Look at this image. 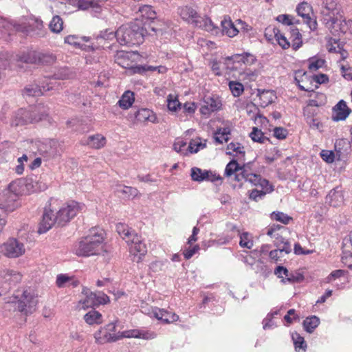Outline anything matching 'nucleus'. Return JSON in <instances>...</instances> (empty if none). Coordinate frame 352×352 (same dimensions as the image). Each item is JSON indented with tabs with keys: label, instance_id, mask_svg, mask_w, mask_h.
<instances>
[{
	"label": "nucleus",
	"instance_id": "nucleus-17",
	"mask_svg": "<svg viewBox=\"0 0 352 352\" xmlns=\"http://www.w3.org/2000/svg\"><path fill=\"white\" fill-rule=\"evenodd\" d=\"M351 151V144L347 139L341 138L335 142V152L338 160H343Z\"/></svg>",
	"mask_w": 352,
	"mask_h": 352
},
{
	"label": "nucleus",
	"instance_id": "nucleus-34",
	"mask_svg": "<svg viewBox=\"0 0 352 352\" xmlns=\"http://www.w3.org/2000/svg\"><path fill=\"white\" fill-rule=\"evenodd\" d=\"M84 320L89 325L99 324L102 322V316L100 312L92 309L84 316Z\"/></svg>",
	"mask_w": 352,
	"mask_h": 352
},
{
	"label": "nucleus",
	"instance_id": "nucleus-25",
	"mask_svg": "<svg viewBox=\"0 0 352 352\" xmlns=\"http://www.w3.org/2000/svg\"><path fill=\"white\" fill-rule=\"evenodd\" d=\"M326 203L333 207H338L344 202V196L341 190H331L326 196Z\"/></svg>",
	"mask_w": 352,
	"mask_h": 352
},
{
	"label": "nucleus",
	"instance_id": "nucleus-59",
	"mask_svg": "<svg viewBox=\"0 0 352 352\" xmlns=\"http://www.w3.org/2000/svg\"><path fill=\"white\" fill-rule=\"evenodd\" d=\"M288 131L286 129L283 127H275L274 129V135L277 139L284 140L286 138Z\"/></svg>",
	"mask_w": 352,
	"mask_h": 352
},
{
	"label": "nucleus",
	"instance_id": "nucleus-35",
	"mask_svg": "<svg viewBox=\"0 0 352 352\" xmlns=\"http://www.w3.org/2000/svg\"><path fill=\"white\" fill-rule=\"evenodd\" d=\"M221 23L223 33L226 34L229 37H234L238 34L239 30L236 29L230 18L228 19L225 18L221 21Z\"/></svg>",
	"mask_w": 352,
	"mask_h": 352
},
{
	"label": "nucleus",
	"instance_id": "nucleus-12",
	"mask_svg": "<svg viewBox=\"0 0 352 352\" xmlns=\"http://www.w3.org/2000/svg\"><path fill=\"white\" fill-rule=\"evenodd\" d=\"M1 248L6 256L11 258L19 257L25 252L23 244L16 239H10Z\"/></svg>",
	"mask_w": 352,
	"mask_h": 352
},
{
	"label": "nucleus",
	"instance_id": "nucleus-7",
	"mask_svg": "<svg viewBox=\"0 0 352 352\" xmlns=\"http://www.w3.org/2000/svg\"><path fill=\"white\" fill-rule=\"evenodd\" d=\"M82 294L86 296L83 300L78 302L77 308L80 309H87L89 307L98 306L100 305H104L109 302V296L102 293L98 292V294L89 292L88 289H83Z\"/></svg>",
	"mask_w": 352,
	"mask_h": 352
},
{
	"label": "nucleus",
	"instance_id": "nucleus-27",
	"mask_svg": "<svg viewBox=\"0 0 352 352\" xmlns=\"http://www.w3.org/2000/svg\"><path fill=\"white\" fill-rule=\"evenodd\" d=\"M225 60H232L234 63H243L245 65H251L256 61V58L254 55L245 52L242 54H235L232 56H227L225 58Z\"/></svg>",
	"mask_w": 352,
	"mask_h": 352
},
{
	"label": "nucleus",
	"instance_id": "nucleus-4",
	"mask_svg": "<svg viewBox=\"0 0 352 352\" xmlns=\"http://www.w3.org/2000/svg\"><path fill=\"white\" fill-rule=\"evenodd\" d=\"M177 13L182 19L208 32H212L216 29L214 24L210 18L198 15L197 11L191 7L187 6L180 7L178 8Z\"/></svg>",
	"mask_w": 352,
	"mask_h": 352
},
{
	"label": "nucleus",
	"instance_id": "nucleus-23",
	"mask_svg": "<svg viewBox=\"0 0 352 352\" xmlns=\"http://www.w3.org/2000/svg\"><path fill=\"white\" fill-rule=\"evenodd\" d=\"M1 277L5 283H8L10 286H14L21 280L22 276L16 271L6 269L1 272Z\"/></svg>",
	"mask_w": 352,
	"mask_h": 352
},
{
	"label": "nucleus",
	"instance_id": "nucleus-45",
	"mask_svg": "<svg viewBox=\"0 0 352 352\" xmlns=\"http://www.w3.org/2000/svg\"><path fill=\"white\" fill-rule=\"evenodd\" d=\"M250 136L254 142L259 143H265L266 141L269 140V139L264 135L261 130L256 127L253 128Z\"/></svg>",
	"mask_w": 352,
	"mask_h": 352
},
{
	"label": "nucleus",
	"instance_id": "nucleus-41",
	"mask_svg": "<svg viewBox=\"0 0 352 352\" xmlns=\"http://www.w3.org/2000/svg\"><path fill=\"white\" fill-rule=\"evenodd\" d=\"M49 28L52 32H60L63 28V19L58 15L54 16L49 24Z\"/></svg>",
	"mask_w": 352,
	"mask_h": 352
},
{
	"label": "nucleus",
	"instance_id": "nucleus-36",
	"mask_svg": "<svg viewBox=\"0 0 352 352\" xmlns=\"http://www.w3.org/2000/svg\"><path fill=\"white\" fill-rule=\"evenodd\" d=\"M320 320L316 316L307 317L303 321V327L308 333H312L314 330L319 325Z\"/></svg>",
	"mask_w": 352,
	"mask_h": 352
},
{
	"label": "nucleus",
	"instance_id": "nucleus-33",
	"mask_svg": "<svg viewBox=\"0 0 352 352\" xmlns=\"http://www.w3.org/2000/svg\"><path fill=\"white\" fill-rule=\"evenodd\" d=\"M134 93L131 91H125L118 100V105L123 109H128L134 102Z\"/></svg>",
	"mask_w": 352,
	"mask_h": 352
},
{
	"label": "nucleus",
	"instance_id": "nucleus-29",
	"mask_svg": "<svg viewBox=\"0 0 352 352\" xmlns=\"http://www.w3.org/2000/svg\"><path fill=\"white\" fill-rule=\"evenodd\" d=\"M30 112L32 113V117L38 118V120H35V122L45 120L48 116V108L41 103L30 107Z\"/></svg>",
	"mask_w": 352,
	"mask_h": 352
},
{
	"label": "nucleus",
	"instance_id": "nucleus-15",
	"mask_svg": "<svg viewBox=\"0 0 352 352\" xmlns=\"http://www.w3.org/2000/svg\"><path fill=\"white\" fill-rule=\"evenodd\" d=\"M296 12L303 19L304 22L311 30H315L317 28L316 20L311 17L312 8L310 4L307 2L299 3L296 8Z\"/></svg>",
	"mask_w": 352,
	"mask_h": 352
},
{
	"label": "nucleus",
	"instance_id": "nucleus-47",
	"mask_svg": "<svg viewBox=\"0 0 352 352\" xmlns=\"http://www.w3.org/2000/svg\"><path fill=\"white\" fill-rule=\"evenodd\" d=\"M292 340L294 341L296 351H298L300 349H302L303 351H305V349L307 347V344H306L303 337H302L298 333H294L292 334Z\"/></svg>",
	"mask_w": 352,
	"mask_h": 352
},
{
	"label": "nucleus",
	"instance_id": "nucleus-9",
	"mask_svg": "<svg viewBox=\"0 0 352 352\" xmlns=\"http://www.w3.org/2000/svg\"><path fill=\"white\" fill-rule=\"evenodd\" d=\"M131 52L120 51L118 52L116 55V63L124 68H129L134 74H143L146 72H154L157 69V67L154 66L144 65H135L131 66L129 63V58L132 56Z\"/></svg>",
	"mask_w": 352,
	"mask_h": 352
},
{
	"label": "nucleus",
	"instance_id": "nucleus-21",
	"mask_svg": "<svg viewBox=\"0 0 352 352\" xmlns=\"http://www.w3.org/2000/svg\"><path fill=\"white\" fill-rule=\"evenodd\" d=\"M106 138L101 134H95L82 140V144L95 149H100L106 144Z\"/></svg>",
	"mask_w": 352,
	"mask_h": 352
},
{
	"label": "nucleus",
	"instance_id": "nucleus-52",
	"mask_svg": "<svg viewBox=\"0 0 352 352\" xmlns=\"http://www.w3.org/2000/svg\"><path fill=\"white\" fill-rule=\"evenodd\" d=\"M239 245L242 248L251 249L253 246V241L250 239L248 232H243L240 234Z\"/></svg>",
	"mask_w": 352,
	"mask_h": 352
},
{
	"label": "nucleus",
	"instance_id": "nucleus-6",
	"mask_svg": "<svg viewBox=\"0 0 352 352\" xmlns=\"http://www.w3.org/2000/svg\"><path fill=\"white\" fill-rule=\"evenodd\" d=\"M84 205L71 201L64 204L56 212L58 226H63L73 219L83 208Z\"/></svg>",
	"mask_w": 352,
	"mask_h": 352
},
{
	"label": "nucleus",
	"instance_id": "nucleus-20",
	"mask_svg": "<svg viewBox=\"0 0 352 352\" xmlns=\"http://www.w3.org/2000/svg\"><path fill=\"white\" fill-rule=\"evenodd\" d=\"M274 94L270 90L257 89V94L254 99V101L261 107H266L274 101Z\"/></svg>",
	"mask_w": 352,
	"mask_h": 352
},
{
	"label": "nucleus",
	"instance_id": "nucleus-37",
	"mask_svg": "<svg viewBox=\"0 0 352 352\" xmlns=\"http://www.w3.org/2000/svg\"><path fill=\"white\" fill-rule=\"evenodd\" d=\"M273 32L276 40L283 49H288L292 46V43L287 40L285 34L282 33L278 28H274Z\"/></svg>",
	"mask_w": 352,
	"mask_h": 352
},
{
	"label": "nucleus",
	"instance_id": "nucleus-50",
	"mask_svg": "<svg viewBox=\"0 0 352 352\" xmlns=\"http://www.w3.org/2000/svg\"><path fill=\"white\" fill-rule=\"evenodd\" d=\"M18 115L19 116H23V121L22 123H24L25 124H30V123H34L35 120H38V118H35L34 117H32L31 112H30V109H20L18 110Z\"/></svg>",
	"mask_w": 352,
	"mask_h": 352
},
{
	"label": "nucleus",
	"instance_id": "nucleus-5",
	"mask_svg": "<svg viewBox=\"0 0 352 352\" xmlns=\"http://www.w3.org/2000/svg\"><path fill=\"white\" fill-rule=\"evenodd\" d=\"M55 79L47 78L43 82L41 86L37 85H29L26 86L23 90V94L27 96H39L44 94L45 92L54 89L57 82L56 79H65L69 77L68 74H55Z\"/></svg>",
	"mask_w": 352,
	"mask_h": 352
},
{
	"label": "nucleus",
	"instance_id": "nucleus-24",
	"mask_svg": "<svg viewBox=\"0 0 352 352\" xmlns=\"http://www.w3.org/2000/svg\"><path fill=\"white\" fill-rule=\"evenodd\" d=\"M333 111L336 112V115L333 116V120L336 121L344 120L351 111L343 100L338 102L333 107Z\"/></svg>",
	"mask_w": 352,
	"mask_h": 352
},
{
	"label": "nucleus",
	"instance_id": "nucleus-26",
	"mask_svg": "<svg viewBox=\"0 0 352 352\" xmlns=\"http://www.w3.org/2000/svg\"><path fill=\"white\" fill-rule=\"evenodd\" d=\"M138 12L140 14V16H142L141 21H143V23H146V27L150 28V26L147 24L148 21L153 20L156 18V13L153 10L152 7L151 6L148 5H144L142 6H140ZM151 30L155 31V29L153 28H151Z\"/></svg>",
	"mask_w": 352,
	"mask_h": 352
},
{
	"label": "nucleus",
	"instance_id": "nucleus-48",
	"mask_svg": "<svg viewBox=\"0 0 352 352\" xmlns=\"http://www.w3.org/2000/svg\"><path fill=\"white\" fill-rule=\"evenodd\" d=\"M271 218L285 225H287L292 220L291 217L282 212H273L271 214Z\"/></svg>",
	"mask_w": 352,
	"mask_h": 352
},
{
	"label": "nucleus",
	"instance_id": "nucleus-64",
	"mask_svg": "<svg viewBox=\"0 0 352 352\" xmlns=\"http://www.w3.org/2000/svg\"><path fill=\"white\" fill-rule=\"evenodd\" d=\"M258 186H260L263 190H265V192H266L273 190L272 186L270 184L269 181L262 177Z\"/></svg>",
	"mask_w": 352,
	"mask_h": 352
},
{
	"label": "nucleus",
	"instance_id": "nucleus-44",
	"mask_svg": "<svg viewBox=\"0 0 352 352\" xmlns=\"http://www.w3.org/2000/svg\"><path fill=\"white\" fill-rule=\"evenodd\" d=\"M204 103L206 104L210 111H217L221 108V102L218 98L208 97L204 100Z\"/></svg>",
	"mask_w": 352,
	"mask_h": 352
},
{
	"label": "nucleus",
	"instance_id": "nucleus-53",
	"mask_svg": "<svg viewBox=\"0 0 352 352\" xmlns=\"http://www.w3.org/2000/svg\"><path fill=\"white\" fill-rule=\"evenodd\" d=\"M276 21L286 25H292L298 22L294 16L289 14H280L276 17Z\"/></svg>",
	"mask_w": 352,
	"mask_h": 352
},
{
	"label": "nucleus",
	"instance_id": "nucleus-14",
	"mask_svg": "<svg viewBox=\"0 0 352 352\" xmlns=\"http://www.w3.org/2000/svg\"><path fill=\"white\" fill-rule=\"evenodd\" d=\"M126 243L130 245V252L133 255L139 254L138 262H140L141 257L147 253V247L142 237L136 233L133 234L131 239L126 240Z\"/></svg>",
	"mask_w": 352,
	"mask_h": 352
},
{
	"label": "nucleus",
	"instance_id": "nucleus-8",
	"mask_svg": "<svg viewBox=\"0 0 352 352\" xmlns=\"http://www.w3.org/2000/svg\"><path fill=\"white\" fill-rule=\"evenodd\" d=\"M324 26L334 36H340L346 33L352 34V20L346 19L342 13L335 17Z\"/></svg>",
	"mask_w": 352,
	"mask_h": 352
},
{
	"label": "nucleus",
	"instance_id": "nucleus-18",
	"mask_svg": "<svg viewBox=\"0 0 352 352\" xmlns=\"http://www.w3.org/2000/svg\"><path fill=\"white\" fill-rule=\"evenodd\" d=\"M44 58L49 59V60H46V62L51 63L54 61V57L53 56H43V58H41L40 56H38L34 52H24L16 56V60L18 62L31 64L36 63L37 62H43L44 61Z\"/></svg>",
	"mask_w": 352,
	"mask_h": 352
},
{
	"label": "nucleus",
	"instance_id": "nucleus-11",
	"mask_svg": "<svg viewBox=\"0 0 352 352\" xmlns=\"http://www.w3.org/2000/svg\"><path fill=\"white\" fill-rule=\"evenodd\" d=\"M56 223L58 225L56 212H54L52 204H50L49 206H46L44 208L38 232L39 234L45 233Z\"/></svg>",
	"mask_w": 352,
	"mask_h": 352
},
{
	"label": "nucleus",
	"instance_id": "nucleus-16",
	"mask_svg": "<svg viewBox=\"0 0 352 352\" xmlns=\"http://www.w3.org/2000/svg\"><path fill=\"white\" fill-rule=\"evenodd\" d=\"M190 176L192 180L201 182L203 181H210L214 182L217 180H221V177L216 174L213 173L211 170H202L197 167H193L191 168Z\"/></svg>",
	"mask_w": 352,
	"mask_h": 352
},
{
	"label": "nucleus",
	"instance_id": "nucleus-42",
	"mask_svg": "<svg viewBox=\"0 0 352 352\" xmlns=\"http://www.w3.org/2000/svg\"><path fill=\"white\" fill-rule=\"evenodd\" d=\"M230 134V129L228 127L219 128L214 133V140L218 144H223V140H220L219 135H221L223 137V140L225 142H228L229 140L228 135Z\"/></svg>",
	"mask_w": 352,
	"mask_h": 352
},
{
	"label": "nucleus",
	"instance_id": "nucleus-51",
	"mask_svg": "<svg viewBox=\"0 0 352 352\" xmlns=\"http://www.w3.org/2000/svg\"><path fill=\"white\" fill-rule=\"evenodd\" d=\"M206 146V143H202L197 140H192L188 145V150L190 153H196L200 149H203Z\"/></svg>",
	"mask_w": 352,
	"mask_h": 352
},
{
	"label": "nucleus",
	"instance_id": "nucleus-49",
	"mask_svg": "<svg viewBox=\"0 0 352 352\" xmlns=\"http://www.w3.org/2000/svg\"><path fill=\"white\" fill-rule=\"evenodd\" d=\"M229 88L234 97L240 96L244 90L243 84L236 81H230Z\"/></svg>",
	"mask_w": 352,
	"mask_h": 352
},
{
	"label": "nucleus",
	"instance_id": "nucleus-39",
	"mask_svg": "<svg viewBox=\"0 0 352 352\" xmlns=\"http://www.w3.org/2000/svg\"><path fill=\"white\" fill-rule=\"evenodd\" d=\"M104 328L107 331L108 335L111 337H118V340L124 337H131L128 332H118L116 333V325L114 322H111L107 324Z\"/></svg>",
	"mask_w": 352,
	"mask_h": 352
},
{
	"label": "nucleus",
	"instance_id": "nucleus-38",
	"mask_svg": "<svg viewBox=\"0 0 352 352\" xmlns=\"http://www.w3.org/2000/svg\"><path fill=\"white\" fill-rule=\"evenodd\" d=\"M117 192H121L125 195L126 197L129 199H133L135 197L139 191L136 188L126 186L118 185L116 188Z\"/></svg>",
	"mask_w": 352,
	"mask_h": 352
},
{
	"label": "nucleus",
	"instance_id": "nucleus-30",
	"mask_svg": "<svg viewBox=\"0 0 352 352\" xmlns=\"http://www.w3.org/2000/svg\"><path fill=\"white\" fill-rule=\"evenodd\" d=\"M96 343L103 344L107 342H113L118 340V337H111L108 335L106 329L102 327L94 334Z\"/></svg>",
	"mask_w": 352,
	"mask_h": 352
},
{
	"label": "nucleus",
	"instance_id": "nucleus-54",
	"mask_svg": "<svg viewBox=\"0 0 352 352\" xmlns=\"http://www.w3.org/2000/svg\"><path fill=\"white\" fill-rule=\"evenodd\" d=\"M38 151L43 155H50L54 153L51 142L40 143L38 145Z\"/></svg>",
	"mask_w": 352,
	"mask_h": 352
},
{
	"label": "nucleus",
	"instance_id": "nucleus-10",
	"mask_svg": "<svg viewBox=\"0 0 352 352\" xmlns=\"http://www.w3.org/2000/svg\"><path fill=\"white\" fill-rule=\"evenodd\" d=\"M343 13L342 7L336 0H323L321 4V21L325 25L340 14Z\"/></svg>",
	"mask_w": 352,
	"mask_h": 352
},
{
	"label": "nucleus",
	"instance_id": "nucleus-40",
	"mask_svg": "<svg viewBox=\"0 0 352 352\" xmlns=\"http://www.w3.org/2000/svg\"><path fill=\"white\" fill-rule=\"evenodd\" d=\"M116 231L119 235L126 241L131 239L133 237V234H135V232L131 230L127 226L122 223H118L116 226Z\"/></svg>",
	"mask_w": 352,
	"mask_h": 352
},
{
	"label": "nucleus",
	"instance_id": "nucleus-55",
	"mask_svg": "<svg viewBox=\"0 0 352 352\" xmlns=\"http://www.w3.org/2000/svg\"><path fill=\"white\" fill-rule=\"evenodd\" d=\"M320 157L322 159L327 162L332 163L335 159H337L336 154L332 151L322 150L320 153Z\"/></svg>",
	"mask_w": 352,
	"mask_h": 352
},
{
	"label": "nucleus",
	"instance_id": "nucleus-61",
	"mask_svg": "<svg viewBox=\"0 0 352 352\" xmlns=\"http://www.w3.org/2000/svg\"><path fill=\"white\" fill-rule=\"evenodd\" d=\"M24 185L26 190L30 192H35L37 190L35 185V181L32 177L27 178L24 182Z\"/></svg>",
	"mask_w": 352,
	"mask_h": 352
},
{
	"label": "nucleus",
	"instance_id": "nucleus-60",
	"mask_svg": "<svg viewBox=\"0 0 352 352\" xmlns=\"http://www.w3.org/2000/svg\"><path fill=\"white\" fill-rule=\"evenodd\" d=\"M324 64V60L322 59L312 60L309 64V69L311 71H316L321 68Z\"/></svg>",
	"mask_w": 352,
	"mask_h": 352
},
{
	"label": "nucleus",
	"instance_id": "nucleus-31",
	"mask_svg": "<svg viewBox=\"0 0 352 352\" xmlns=\"http://www.w3.org/2000/svg\"><path fill=\"white\" fill-rule=\"evenodd\" d=\"M243 179L254 186H258L261 181V176L258 174L248 173L246 170H243L240 173L235 175L236 181L241 182Z\"/></svg>",
	"mask_w": 352,
	"mask_h": 352
},
{
	"label": "nucleus",
	"instance_id": "nucleus-1",
	"mask_svg": "<svg viewBox=\"0 0 352 352\" xmlns=\"http://www.w3.org/2000/svg\"><path fill=\"white\" fill-rule=\"evenodd\" d=\"M104 232L99 228L89 230V234L81 239L74 246V252L79 256L100 254L103 251Z\"/></svg>",
	"mask_w": 352,
	"mask_h": 352
},
{
	"label": "nucleus",
	"instance_id": "nucleus-32",
	"mask_svg": "<svg viewBox=\"0 0 352 352\" xmlns=\"http://www.w3.org/2000/svg\"><path fill=\"white\" fill-rule=\"evenodd\" d=\"M289 34L292 48L294 50H297L302 44L301 34L299 32L298 29L292 26L289 28Z\"/></svg>",
	"mask_w": 352,
	"mask_h": 352
},
{
	"label": "nucleus",
	"instance_id": "nucleus-43",
	"mask_svg": "<svg viewBox=\"0 0 352 352\" xmlns=\"http://www.w3.org/2000/svg\"><path fill=\"white\" fill-rule=\"evenodd\" d=\"M239 170H245L243 167H241L238 162L235 160H231L226 166L225 169V175L227 177H230L234 173Z\"/></svg>",
	"mask_w": 352,
	"mask_h": 352
},
{
	"label": "nucleus",
	"instance_id": "nucleus-57",
	"mask_svg": "<svg viewBox=\"0 0 352 352\" xmlns=\"http://www.w3.org/2000/svg\"><path fill=\"white\" fill-rule=\"evenodd\" d=\"M227 149L232 150L236 153L241 155L243 157L245 156L244 147L239 142H230L228 144Z\"/></svg>",
	"mask_w": 352,
	"mask_h": 352
},
{
	"label": "nucleus",
	"instance_id": "nucleus-46",
	"mask_svg": "<svg viewBox=\"0 0 352 352\" xmlns=\"http://www.w3.org/2000/svg\"><path fill=\"white\" fill-rule=\"evenodd\" d=\"M182 104L177 98L173 94H169L167 97V107L170 111H176L181 109Z\"/></svg>",
	"mask_w": 352,
	"mask_h": 352
},
{
	"label": "nucleus",
	"instance_id": "nucleus-56",
	"mask_svg": "<svg viewBox=\"0 0 352 352\" xmlns=\"http://www.w3.org/2000/svg\"><path fill=\"white\" fill-rule=\"evenodd\" d=\"M131 337H135V338H140L146 340H150L153 339L156 337V333L153 331H142L140 332H138V334H135L134 332H133L131 334H130Z\"/></svg>",
	"mask_w": 352,
	"mask_h": 352
},
{
	"label": "nucleus",
	"instance_id": "nucleus-63",
	"mask_svg": "<svg viewBox=\"0 0 352 352\" xmlns=\"http://www.w3.org/2000/svg\"><path fill=\"white\" fill-rule=\"evenodd\" d=\"M344 274V271L342 270H337L333 271L327 278V281L328 283L331 282L332 280L338 278L342 276Z\"/></svg>",
	"mask_w": 352,
	"mask_h": 352
},
{
	"label": "nucleus",
	"instance_id": "nucleus-58",
	"mask_svg": "<svg viewBox=\"0 0 352 352\" xmlns=\"http://www.w3.org/2000/svg\"><path fill=\"white\" fill-rule=\"evenodd\" d=\"M266 195V192L264 190H258L256 189H253L249 191V198L255 201H258L260 199H262Z\"/></svg>",
	"mask_w": 352,
	"mask_h": 352
},
{
	"label": "nucleus",
	"instance_id": "nucleus-62",
	"mask_svg": "<svg viewBox=\"0 0 352 352\" xmlns=\"http://www.w3.org/2000/svg\"><path fill=\"white\" fill-rule=\"evenodd\" d=\"M341 72L342 76L346 80H352V68L346 67L344 65L341 66Z\"/></svg>",
	"mask_w": 352,
	"mask_h": 352
},
{
	"label": "nucleus",
	"instance_id": "nucleus-19",
	"mask_svg": "<svg viewBox=\"0 0 352 352\" xmlns=\"http://www.w3.org/2000/svg\"><path fill=\"white\" fill-rule=\"evenodd\" d=\"M154 317L164 323H171L179 320V316L175 313L169 311L164 309L154 308L152 311Z\"/></svg>",
	"mask_w": 352,
	"mask_h": 352
},
{
	"label": "nucleus",
	"instance_id": "nucleus-13",
	"mask_svg": "<svg viewBox=\"0 0 352 352\" xmlns=\"http://www.w3.org/2000/svg\"><path fill=\"white\" fill-rule=\"evenodd\" d=\"M274 274L279 278H282L281 282L283 283H300L304 280V276L298 272H289V270L283 266H277L274 270Z\"/></svg>",
	"mask_w": 352,
	"mask_h": 352
},
{
	"label": "nucleus",
	"instance_id": "nucleus-28",
	"mask_svg": "<svg viewBox=\"0 0 352 352\" xmlns=\"http://www.w3.org/2000/svg\"><path fill=\"white\" fill-rule=\"evenodd\" d=\"M107 0H79L78 8L81 10L91 9L94 12L99 13L101 10V4Z\"/></svg>",
	"mask_w": 352,
	"mask_h": 352
},
{
	"label": "nucleus",
	"instance_id": "nucleus-2",
	"mask_svg": "<svg viewBox=\"0 0 352 352\" xmlns=\"http://www.w3.org/2000/svg\"><path fill=\"white\" fill-rule=\"evenodd\" d=\"M148 33L146 23L139 19L129 24L123 25L117 30V41L122 45H135L143 43Z\"/></svg>",
	"mask_w": 352,
	"mask_h": 352
},
{
	"label": "nucleus",
	"instance_id": "nucleus-22",
	"mask_svg": "<svg viewBox=\"0 0 352 352\" xmlns=\"http://www.w3.org/2000/svg\"><path fill=\"white\" fill-rule=\"evenodd\" d=\"M135 119L140 122H150L157 123V118L155 113L148 109H140L135 113Z\"/></svg>",
	"mask_w": 352,
	"mask_h": 352
},
{
	"label": "nucleus",
	"instance_id": "nucleus-3",
	"mask_svg": "<svg viewBox=\"0 0 352 352\" xmlns=\"http://www.w3.org/2000/svg\"><path fill=\"white\" fill-rule=\"evenodd\" d=\"M14 298L17 300L5 303L4 308L6 309H10L11 307H13L14 310H17L25 316L35 311L38 300L32 289H25L20 296L18 294Z\"/></svg>",
	"mask_w": 352,
	"mask_h": 352
}]
</instances>
